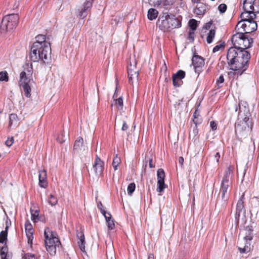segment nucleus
I'll list each match as a JSON object with an SVG mask.
<instances>
[{"instance_id": "72a5a7b5", "label": "nucleus", "mask_w": 259, "mask_h": 259, "mask_svg": "<svg viewBox=\"0 0 259 259\" xmlns=\"http://www.w3.org/2000/svg\"><path fill=\"white\" fill-rule=\"evenodd\" d=\"M36 41L35 42H38L39 44L42 45L43 46L44 44H50V42L46 41V35L43 34H39L36 36Z\"/></svg>"}, {"instance_id": "2eb2a0df", "label": "nucleus", "mask_w": 259, "mask_h": 259, "mask_svg": "<svg viewBox=\"0 0 259 259\" xmlns=\"http://www.w3.org/2000/svg\"><path fill=\"white\" fill-rule=\"evenodd\" d=\"M236 31L237 32L232 36L231 40L234 46L232 48H236L237 49H239L240 50H242L240 48V45L242 42L244 33L240 30Z\"/></svg>"}, {"instance_id": "3c124183", "label": "nucleus", "mask_w": 259, "mask_h": 259, "mask_svg": "<svg viewBox=\"0 0 259 259\" xmlns=\"http://www.w3.org/2000/svg\"><path fill=\"white\" fill-rule=\"evenodd\" d=\"M105 218L106 222L110 221L113 219L112 218V215L110 212H107L106 211L105 212V213L102 214Z\"/></svg>"}, {"instance_id": "0eeeda50", "label": "nucleus", "mask_w": 259, "mask_h": 259, "mask_svg": "<svg viewBox=\"0 0 259 259\" xmlns=\"http://www.w3.org/2000/svg\"><path fill=\"white\" fill-rule=\"evenodd\" d=\"M231 184V182L222 181L219 192V195L221 196V199L220 198L218 199L217 201L218 204L221 203L224 207L226 206L229 199V193L228 190Z\"/></svg>"}, {"instance_id": "052dcab7", "label": "nucleus", "mask_w": 259, "mask_h": 259, "mask_svg": "<svg viewBox=\"0 0 259 259\" xmlns=\"http://www.w3.org/2000/svg\"><path fill=\"white\" fill-rule=\"evenodd\" d=\"M98 207L99 208V209L100 210V211L101 212L102 214H104L105 213V212L106 211L104 208H103V205L101 203V202H99L98 204Z\"/></svg>"}, {"instance_id": "ddd939ff", "label": "nucleus", "mask_w": 259, "mask_h": 259, "mask_svg": "<svg viewBox=\"0 0 259 259\" xmlns=\"http://www.w3.org/2000/svg\"><path fill=\"white\" fill-rule=\"evenodd\" d=\"M33 68L32 65L31 64H26L24 66V70L21 72L20 75V80H26L28 81H33L32 79Z\"/></svg>"}, {"instance_id": "39448f33", "label": "nucleus", "mask_w": 259, "mask_h": 259, "mask_svg": "<svg viewBox=\"0 0 259 259\" xmlns=\"http://www.w3.org/2000/svg\"><path fill=\"white\" fill-rule=\"evenodd\" d=\"M44 236L47 250L52 255L55 254L57 248L60 249L61 248V243L57 233L47 228L44 232Z\"/></svg>"}, {"instance_id": "69168bd1", "label": "nucleus", "mask_w": 259, "mask_h": 259, "mask_svg": "<svg viewBox=\"0 0 259 259\" xmlns=\"http://www.w3.org/2000/svg\"><path fill=\"white\" fill-rule=\"evenodd\" d=\"M197 117H199V114L197 113V110H196L193 113V118H197Z\"/></svg>"}, {"instance_id": "774afa93", "label": "nucleus", "mask_w": 259, "mask_h": 259, "mask_svg": "<svg viewBox=\"0 0 259 259\" xmlns=\"http://www.w3.org/2000/svg\"><path fill=\"white\" fill-rule=\"evenodd\" d=\"M148 259H154V255L153 254H150L148 256Z\"/></svg>"}, {"instance_id": "8fccbe9b", "label": "nucleus", "mask_w": 259, "mask_h": 259, "mask_svg": "<svg viewBox=\"0 0 259 259\" xmlns=\"http://www.w3.org/2000/svg\"><path fill=\"white\" fill-rule=\"evenodd\" d=\"M225 47L224 46V42H223V43H221L219 45H218L217 46H215L213 48V52L215 53L216 52H218L219 51L221 48H224Z\"/></svg>"}, {"instance_id": "338daca9", "label": "nucleus", "mask_w": 259, "mask_h": 259, "mask_svg": "<svg viewBox=\"0 0 259 259\" xmlns=\"http://www.w3.org/2000/svg\"><path fill=\"white\" fill-rule=\"evenodd\" d=\"M211 24L210 23H206L205 24V28L206 29H209L210 28V27Z\"/></svg>"}, {"instance_id": "20e7f679", "label": "nucleus", "mask_w": 259, "mask_h": 259, "mask_svg": "<svg viewBox=\"0 0 259 259\" xmlns=\"http://www.w3.org/2000/svg\"><path fill=\"white\" fill-rule=\"evenodd\" d=\"M157 25L161 30L164 32L170 31L173 29L181 27V18L167 13H164L162 16L159 17Z\"/></svg>"}, {"instance_id": "58836bf2", "label": "nucleus", "mask_w": 259, "mask_h": 259, "mask_svg": "<svg viewBox=\"0 0 259 259\" xmlns=\"http://www.w3.org/2000/svg\"><path fill=\"white\" fill-rule=\"evenodd\" d=\"M9 80L8 73L6 71L0 72V81H8Z\"/></svg>"}, {"instance_id": "c85d7f7f", "label": "nucleus", "mask_w": 259, "mask_h": 259, "mask_svg": "<svg viewBox=\"0 0 259 259\" xmlns=\"http://www.w3.org/2000/svg\"><path fill=\"white\" fill-rule=\"evenodd\" d=\"M158 12L155 9L151 8L148 11L147 17L150 20L155 19L158 16Z\"/></svg>"}, {"instance_id": "bf43d9fd", "label": "nucleus", "mask_w": 259, "mask_h": 259, "mask_svg": "<svg viewBox=\"0 0 259 259\" xmlns=\"http://www.w3.org/2000/svg\"><path fill=\"white\" fill-rule=\"evenodd\" d=\"M217 123L214 121H211L210 122V126L213 131H215L217 129Z\"/></svg>"}, {"instance_id": "412c9836", "label": "nucleus", "mask_w": 259, "mask_h": 259, "mask_svg": "<svg viewBox=\"0 0 259 259\" xmlns=\"http://www.w3.org/2000/svg\"><path fill=\"white\" fill-rule=\"evenodd\" d=\"M25 232L28 239V243L29 244L32 243L33 238V231L31 224L29 222H26L25 225Z\"/></svg>"}, {"instance_id": "dca6fc26", "label": "nucleus", "mask_w": 259, "mask_h": 259, "mask_svg": "<svg viewBox=\"0 0 259 259\" xmlns=\"http://www.w3.org/2000/svg\"><path fill=\"white\" fill-rule=\"evenodd\" d=\"M185 72L182 70H179L176 73L172 75V80L174 87H179L182 83V79L185 77Z\"/></svg>"}, {"instance_id": "c756f323", "label": "nucleus", "mask_w": 259, "mask_h": 259, "mask_svg": "<svg viewBox=\"0 0 259 259\" xmlns=\"http://www.w3.org/2000/svg\"><path fill=\"white\" fill-rule=\"evenodd\" d=\"M233 168L229 166L227 170L225 172L224 176L223 177L222 181H226L228 182H231L230 179H231V174L232 172Z\"/></svg>"}, {"instance_id": "b1692460", "label": "nucleus", "mask_w": 259, "mask_h": 259, "mask_svg": "<svg viewBox=\"0 0 259 259\" xmlns=\"http://www.w3.org/2000/svg\"><path fill=\"white\" fill-rule=\"evenodd\" d=\"M252 38L246 36L244 34L242 39V42L240 45V48L242 49H245L246 50V49L249 48L252 46Z\"/></svg>"}, {"instance_id": "f8f14e48", "label": "nucleus", "mask_w": 259, "mask_h": 259, "mask_svg": "<svg viewBox=\"0 0 259 259\" xmlns=\"http://www.w3.org/2000/svg\"><path fill=\"white\" fill-rule=\"evenodd\" d=\"M157 191L160 193L163 192L166 187L164 183L165 172L163 169L159 168L157 171Z\"/></svg>"}, {"instance_id": "473e14b6", "label": "nucleus", "mask_w": 259, "mask_h": 259, "mask_svg": "<svg viewBox=\"0 0 259 259\" xmlns=\"http://www.w3.org/2000/svg\"><path fill=\"white\" fill-rule=\"evenodd\" d=\"M30 212L31 219L34 222H36L39 220L38 210H33L32 208H31Z\"/></svg>"}, {"instance_id": "1a4fd4ad", "label": "nucleus", "mask_w": 259, "mask_h": 259, "mask_svg": "<svg viewBox=\"0 0 259 259\" xmlns=\"http://www.w3.org/2000/svg\"><path fill=\"white\" fill-rule=\"evenodd\" d=\"M244 193H243L239 199L236 208V213L235 215V220L236 223L238 225L240 222V217L242 213H246V210L244 208Z\"/></svg>"}, {"instance_id": "9d476101", "label": "nucleus", "mask_w": 259, "mask_h": 259, "mask_svg": "<svg viewBox=\"0 0 259 259\" xmlns=\"http://www.w3.org/2000/svg\"><path fill=\"white\" fill-rule=\"evenodd\" d=\"M192 65L194 66L195 72L198 75L203 70V67L204 66V59L196 54H194L192 59Z\"/></svg>"}, {"instance_id": "49530a36", "label": "nucleus", "mask_w": 259, "mask_h": 259, "mask_svg": "<svg viewBox=\"0 0 259 259\" xmlns=\"http://www.w3.org/2000/svg\"><path fill=\"white\" fill-rule=\"evenodd\" d=\"M224 82V77L223 75H221L217 79L216 83L219 88L222 87V85L220 84L223 83Z\"/></svg>"}, {"instance_id": "e2e57ef3", "label": "nucleus", "mask_w": 259, "mask_h": 259, "mask_svg": "<svg viewBox=\"0 0 259 259\" xmlns=\"http://www.w3.org/2000/svg\"><path fill=\"white\" fill-rule=\"evenodd\" d=\"M214 158H215V160H216V161H217V162H219V159H220V153H219V152H217V153H215V154L214 155Z\"/></svg>"}, {"instance_id": "f03ea898", "label": "nucleus", "mask_w": 259, "mask_h": 259, "mask_svg": "<svg viewBox=\"0 0 259 259\" xmlns=\"http://www.w3.org/2000/svg\"><path fill=\"white\" fill-rule=\"evenodd\" d=\"M239 110L237 121L236 123L235 133H241L245 131H250L252 128V122L249 119L250 113L246 103L240 102L238 106L236 105L235 111Z\"/></svg>"}, {"instance_id": "7ed1b4c3", "label": "nucleus", "mask_w": 259, "mask_h": 259, "mask_svg": "<svg viewBox=\"0 0 259 259\" xmlns=\"http://www.w3.org/2000/svg\"><path fill=\"white\" fill-rule=\"evenodd\" d=\"M51 48L50 44L42 45L34 42L30 53V60L34 62L41 61L44 64H49L51 62Z\"/></svg>"}, {"instance_id": "6e6552de", "label": "nucleus", "mask_w": 259, "mask_h": 259, "mask_svg": "<svg viewBox=\"0 0 259 259\" xmlns=\"http://www.w3.org/2000/svg\"><path fill=\"white\" fill-rule=\"evenodd\" d=\"M257 25L254 20L251 21H247V22L241 23V21H239L236 26V31H240L242 29V31L244 33H249L255 31L257 29Z\"/></svg>"}, {"instance_id": "4468645a", "label": "nucleus", "mask_w": 259, "mask_h": 259, "mask_svg": "<svg viewBox=\"0 0 259 259\" xmlns=\"http://www.w3.org/2000/svg\"><path fill=\"white\" fill-rule=\"evenodd\" d=\"M94 172L96 176H102L104 169V162L98 155H96L93 165Z\"/></svg>"}, {"instance_id": "c03bdc74", "label": "nucleus", "mask_w": 259, "mask_h": 259, "mask_svg": "<svg viewBox=\"0 0 259 259\" xmlns=\"http://www.w3.org/2000/svg\"><path fill=\"white\" fill-rule=\"evenodd\" d=\"M11 3H13V4H11L10 2H9V5L10 6V9L15 10V9L17 8L19 6V2H16V1L13 2V1H12Z\"/></svg>"}, {"instance_id": "bb28decb", "label": "nucleus", "mask_w": 259, "mask_h": 259, "mask_svg": "<svg viewBox=\"0 0 259 259\" xmlns=\"http://www.w3.org/2000/svg\"><path fill=\"white\" fill-rule=\"evenodd\" d=\"M83 140L81 137H78L74 142L73 146V151L74 152H78L79 151L81 150L83 146Z\"/></svg>"}, {"instance_id": "9b49d317", "label": "nucleus", "mask_w": 259, "mask_h": 259, "mask_svg": "<svg viewBox=\"0 0 259 259\" xmlns=\"http://www.w3.org/2000/svg\"><path fill=\"white\" fill-rule=\"evenodd\" d=\"M243 8L254 11L255 14L259 13V0H244Z\"/></svg>"}, {"instance_id": "a211bd4d", "label": "nucleus", "mask_w": 259, "mask_h": 259, "mask_svg": "<svg viewBox=\"0 0 259 259\" xmlns=\"http://www.w3.org/2000/svg\"><path fill=\"white\" fill-rule=\"evenodd\" d=\"M134 67L132 65L127 67L128 81L131 84H133L135 80H138L139 76V70H134Z\"/></svg>"}, {"instance_id": "a19ab883", "label": "nucleus", "mask_w": 259, "mask_h": 259, "mask_svg": "<svg viewBox=\"0 0 259 259\" xmlns=\"http://www.w3.org/2000/svg\"><path fill=\"white\" fill-rule=\"evenodd\" d=\"M114 101L115 102V104L119 106L118 109H122L123 106L122 98L120 97L117 99H114Z\"/></svg>"}, {"instance_id": "4be33fe9", "label": "nucleus", "mask_w": 259, "mask_h": 259, "mask_svg": "<svg viewBox=\"0 0 259 259\" xmlns=\"http://www.w3.org/2000/svg\"><path fill=\"white\" fill-rule=\"evenodd\" d=\"M76 236L78 238V244L80 249L82 252H85V237L82 231H76Z\"/></svg>"}, {"instance_id": "393cba45", "label": "nucleus", "mask_w": 259, "mask_h": 259, "mask_svg": "<svg viewBox=\"0 0 259 259\" xmlns=\"http://www.w3.org/2000/svg\"><path fill=\"white\" fill-rule=\"evenodd\" d=\"M244 230L246 232L244 237V240L250 241L253 238V227L251 226H244Z\"/></svg>"}, {"instance_id": "09e8293b", "label": "nucleus", "mask_w": 259, "mask_h": 259, "mask_svg": "<svg viewBox=\"0 0 259 259\" xmlns=\"http://www.w3.org/2000/svg\"><path fill=\"white\" fill-rule=\"evenodd\" d=\"M194 31L190 30L188 33V39L190 40V41L193 42L194 40Z\"/></svg>"}, {"instance_id": "a18cd8bd", "label": "nucleus", "mask_w": 259, "mask_h": 259, "mask_svg": "<svg viewBox=\"0 0 259 259\" xmlns=\"http://www.w3.org/2000/svg\"><path fill=\"white\" fill-rule=\"evenodd\" d=\"M120 162V158L116 154L112 161V165H118Z\"/></svg>"}, {"instance_id": "603ef678", "label": "nucleus", "mask_w": 259, "mask_h": 259, "mask_svg": "<svg viewBox=\"0 0 259 259\" xmlns=\"http://www.w3.org/2000/svg\"><path fill=\"white\" fill-rule=\"evenodd\" d=\"M14 143L13 137H8L7 140L5 142V144L8 147H10Z\"/></svg>"}, {"instance_id": "6ab92c4d", "label": "nucleus", "mask_w": 259, "mask_h": 259, "mask_svg": "<svg viewBox=\"0 0 259 259\" xmlns=\"http://www.w3.org/2000/svg\"><path fill=\"white\" fill-rule=\"evenodd\" d=\"M31 81H32L25 80L23 79L19 80L20 86L22 88L24 95L27 98H30L31 97V89L30 83Z\"/></svg>"}, {"instance_id": "c9c22d12", "label": "nucleus", "mask_w": 259, "mask_h": 259, "mask_svg": "<svg viewBox=\"0 0 259 259\" xmlns=\"http://www.w3.org/2000/svg\"><path fill=\"white\" fill-rule=\"evenodd\" d=\"M215 34L214 29H210L207 34L206 37V41L208 44H210L212 42Z\"/></svg>"}, {"instance_id": "423d86ee", "label": "nucleus", "mask_w": 259, "mask_h": 259, "mask_svg": "<svg viewBox=\"0 0 259 259\" xmlns=\"http://www.w3.org/2000/svg\"><path fill=\"white\" fill-rule=\"evenodd\" d=\"M19 20V16L16 14H8L3 17L1 24L3 31H10L15 28Z\"/></svg>"}, {"instance_id": "864d4df0", "label": "nucleus", "mask_w": 259, "mask_h": 259, "mask_svg": "<svg viewBox=\"0 0 259 259\" xmlns=\"http://www.w3.org/2000/svg\"><path fill=\"white\" fill-rule=\"evenodd\" d=\"M25 259H37L36 255L31 253H27L25 254Z\"/></svg>"}, {"instance_id": "f257e3e1", "label": "nucleus", "mask_w": 259, "mask_h": 259, "mask_svg": "<svg viewBox=\"0 0 259 259\" xmlns=\"http://www.w3.org/2000/svg\"><path fill=\"white\" fill-rule=\"evenodd\" d=\"M250 58V53L245 50L230 48L227 52V60L230 70L244 72L249 67Z\"/></svg>"}, {"instance_id": "e433bc0d", "label": "nucleus", "mask_w": 259, "mask_h": 259, "mask_svg": "<svg viewBox=\"0 0 259 259\" xmlns=\"http://www.w3.org/2000/svg\"><path fill=\"white\" fill-rule=\"evenodd\" d=\"M189 26L191 30L195 31L198 26L197 21L194 19H191L188 22Z\"/></svg>"}, {"instance_id": "de8ad7c7", "label": "nucleus", "mask_w": 259, "mask_h": 259, "mask_svg": "<svg viewBox=\"0 0 259 259\" xmlns=\"http://www.w3.org/2000/svg\"><path fill=\"white\" fill-rule=\"evenodd\" d=\"M240 221L242 224L245 225L247 221L246 213H242L240 217Z\"/></svg>"}, {"instance_id": "13d9d810", "label": "nucleus", "mask_w": 259, "mask_h": 259, "mask_svg": "<svg viewBox=\"0 0 259 259\" xmlns=\"http://www.w3.org/2000/svg\"><path fill=\"white\" fill-rule=\"evenodd\" d=\"M145 160L146 162L149 161V165L150 168L154 167L155 165L152 163L153 160L152 158H149L148 156H146L145 157Z\"/></svg>"}, {"instance_id": "680f3d73", "label": "nucleus", "mask_w": 259, "mask_h": 259, "mask_svg": "<svg viewBox=\"0 0 259 259\" xmlns=\"http://www.w3.org/2000/svg\"><path fill=\"white\" fill-rule=\"evenodd\" d=\"M128 126L127 124H126L125 121L123 122L122 126V130L124 131L128 129Z\"/></svg>"}, {"instance_id": "6e6d98bb", "label": "nucleus", "mask_w": 259, "mask_h": 259, "mask_svg": "<svg viewBox=\"0 0 259 259\" xmlns=\"http://www.w3.org/2000/svg\"><path fill=\"white\" fill-rule=\"evenodd\" d=\"M8 250L7 247H2L0 248V254L2 256L7 255L6 252Z\"/></svg>"}, {"instance_id": "4d7b16f0", "label": "nucleus", "mask_w": 259, "mask_h": 259, "mask_svg": "<svg viewBox=\"0 0 259 259\" xmlns=\"http://www.w3.org/2000/svg\"><path fill=\"white\" fill-rule=\"evenodd\" d=\"M193 122L195 124V125L197 126L198 124H200L202 122L201 118L197 117V118L193 119Z\"/></svg>"}, {"instance_id": "4c0bfd02", "label": "nucleus", "mask_w": 259, "mask_h": 259, "mask_svg": "<svg viewBox=\"0 0 259 259\" xmlns=\"http://www.w3.org/2000/svg\"><path fill=\"white\" fill-rule=\"evenodd\" d=\"M48 202L52 206H54L57 203L58 199L55 196L51 194L48 198Z\"/></svg>"}, {"instance_id": "a878e982", "label": "nucleus", "mask_w": 259, "mask_h": 259, "mask_svg": "<svg viewBox=\"0 0 259 259\" xmlns=\"http://www.w3.org/2000/svg\"><path fill=\"white\" fill-rule=\"evenodd\" d=\"M206 11V5L203 3H198L195 9L194 10V13L197 15H203Z\"/></svg>"}, {"instance_id": "79ce46f5", "label": "nucleus", "mask_w": 259, "mask_h": 259, "mask_svg": "<svg viewBox=\"0 0 259 259\" xmlns=\"http://www.w3.org/2000/svg\"><path fill=\"white\" fill-rule=\"evenodd\" d=\"M198 134V130L197 128V126L194 125L193 127V130L192 131H190L189 136L191 137V136H193V138L196 137Z\"/></svg>"}, {"instance_id": "5701e85b", "label": "nucleus", "mask_w": 259, "mask_h": 259, "mask_svg": "<svg viewBox=\"0 0 259 259\" xmlns=\"http://www.w3.org/2000/svg\"><path fill=\"white\" fill-rule=\"evenodd\" d=\"M39 185L40 187L45 188L48 186L47 181V171L41 170L39 171Z\"/></svg>"}, {"instance_id": "f3484780", "label": "nucleus", "mask_w": 259, "mask_h": 259, "mask_svg": "<svg viewBox=\"0 0 259 259\" xmlns=\"http://www.w3.org/2000/svg\"><path fill=\"white\" fill-rule=\"evenodd\" d=\"M93 0H85L83 5V8H82L79 11L78 16L80 18H85L88 14V11L91 9L92 6Z\"/></svg>"}, {"instance_id": "cd10ccee", "label": "nucleus", "mask_w": 259, "mask_h": 259, "mask_svg": "<svg viewBox=\"0 0 259 259\" xmlns=\"http://www.w3.org/2000/svg\"><path fill=\"white\" fill-rule=\"evenodd\" d=\"M228 73V75L230 79H237L238 77L241 76L244 72L237 70H231Z\"/></svg>"}, {"instance_id": "f704fd0d", "label": "nucleus", "mask_w": 259, "mask_h": 259, "mask_svg": "<svg viewBox=\"0 0 259 259\" xmlns=\"http://www.w3.org/2000/svg\"><path fill=\"white\" fill-rule=\"evenodd\" d=\"M8 236V226L6 227L5 231H2L0 233V243H6V241L7 239Z\"/></svg>"}, {"instance_id": "ea45409f", "label": "nucleus", "mask_w": 259, "mask_h": 259, "mask_svg": "<svg viewBox=\"0 0 259 259\" xmlns=\"http://www.w3.org/2000/svg\"><path fill=\"white\" fill-rule=\"evenodd\" d=\"M136 189V185L134 183H130L127 186V194L131 195L135 191Z\"/></svg>"}, {"instance_id": "2f4dec72", "label": "nucleus", "mask_w": 259, "mask_h": 259, "mask_svg": "<svg viewBox=\"0 0 259 259\" xmlns=\"http://www.w3.org/2000/svg\"><path fill=\"white\" fill-rule=\"evenodd\" d=\"M18 119V116L16 114H10L9 115V127H11L13 124H16Z\"/></svg>"}, {"instance_id": "5fc2aeb1", "label": "nucleus", "mask_w": 259, "mask_h": 259, "mask_svg": "<svg viewBox=\"0 0 259 259\" xmlns=\"http://www.w3.org/2000/svg\"><path fill=\"white\" fill-rule=\"evenodd\" d=\"M107 223L109 230H113L114 229L115 225L113 219L111 220L110 221L107 222Z\"/></svg>"}, {"instance_id": "aec40b11", "label": "nucleus", "mask_w": 259, "mask_h": 259, "mask_svg": "<svg viewBox=\"0 0 259 259\" xmlns=\"http://www.w3.org/2000/svg\"><path fill=\"white\" fill-rule=\"evenodd\" d=\"M244 11L241 13L240 17L241 18V23L247 22V21H251L254 20L256 18L255 14L252 11L246 10L243 9Z\"/></svg>"}, {"instance_id": "7c9ffc66", "label": "nucleus", "mask_w": 259, "mask_h": 259, "mask_svg": "<svg viewBox=\"0 0 259 259\" xmlns=\"http://www.w3.org/2000/svg\"><path fill=\"white\" fill-rule=\"evenodd\" d=\"M245 244L243 247H238V250L241 253H247L250 251V243L249 240H245Z\"/></svg>"}, {"instance_id": "0e129e2a", "label": "nucleus", "mask_w": 259, "mask_h": 259, "mask_svg": "<svg viewBox=\"0 0 259 259\" xmlns=\"http://www.w3.org/2000/svg\"><path fill=\"white\" fill-rule=\"evenodd\" d=\"M184 158L183 157H180L179 158V163L181 165V166H182L184 163Z\"/></svg>"}, {"instance_id": "37998d69", "label": "nucleus", "mask_w": 259, "mask_h": 259, "mask_svg": "<svg viewBox=\"0 0 259 259\" xmlns=\"http://www.w3.org/2000/svg\"><path fill=\"white\" fill-rule=\"evenodd\" d=\"M227 7L225 4H221L218 7V10L220 13H224L226 12Z\"/></svg>"}]
</instances>
